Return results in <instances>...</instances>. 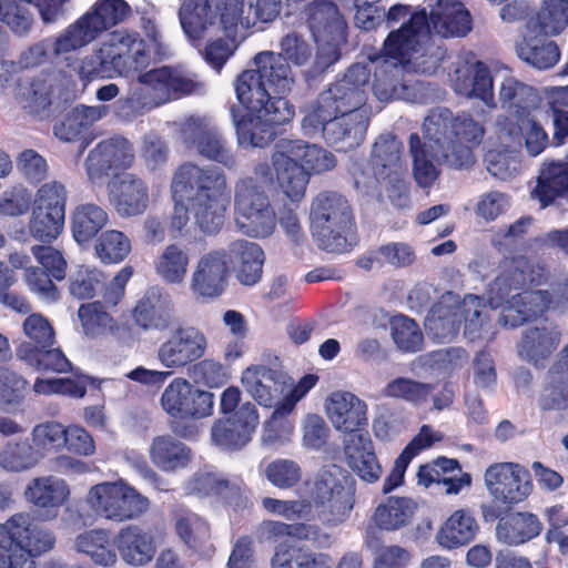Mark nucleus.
<instances>
[{"mask_svg":"<svg viewBox=\"0 0 568 568\" xmlns=\"http://www.w3.org/2000/svg\"><path fill=\"white\" fill-rule=\"evenodd\" d=\"M281 52L262 51L254 57L255 70L242 71L234 81L236 99L247 111L240 114V108L230 109L239 144L265 148L276 136V128L290 122L295 108L287 99L294 85L288 64L305 65L313 57L312 44L296 32L287 33L281 40Z\"/></svg>","mask_w":568,"mask_h":568,"instance_id":"1","label":"nucleus"},{"mask_svg":"<svg viewBox=\"0 0 568 568\" xmlns=\"http://www.w3.org/2000/svg\"><path fill=\"white\" fill-rule=\"evenodd\" d=\"M371 73L366 65L354 63L342 77L320 93L316 103L304 115L305 134L322 132L326 143L337 152L358 148L369 125L365 108Z\"/></svg>","mask_w":568,"mask_h":568,"instance_id":"2","label":"nucleus"},{"mask_svg":"<svg viewBox=\"0 0 568 568\" xmlns=\"http://www.w3.org/2000/svg\"><path fill=\"white\" fill-rule=\"evenodd\" d=\"M171 194L174 201L170 217L172 233L181 234L189 223V212L206 234H216L224 225L229 187L222 169L185 162L173 174Z\"/></svg>","mask_w":568,"mask_h":568,"instance_id":"3","label":"nucleus"},{"mask_svg":"<svg viewBox=\"0 0 568 568\" xmlns=\"http://www.w3.org/2000/svg\"><path fill=\"white\" fill-rule=\"evenodd\" d=\"M546 264L534 263L517 255L503 260L501 271L489 284L488 301L493 307H503L505 326L518 327L546 313L552 305L548 290H531L547 283Z\"/></svg>","mask_w":568,"mask_h":568,"instance_id":"4","label":"nucleus"},{"mask_svg":"<svg viewBox=\"0 0 568 568\" xmlns=\"http://www.w3.org/2000/svg\"><path fill=\"white\" fill-rule=\"evenodd\" d=\"M234 212L240 230L251 237L265 239L276 229L277 217L264 187L252 176L239 179L234 184ZM278 223L294 244L305 241L300 220L290 207H284Z\"/></svg>","mask_w":568,"mask_h":568,"instance_id":"5","label":"nucleus"},{"mask_svg":"<svg viewBox=\"0 0 568 568\" xmlns=\"http://www.w3.org/2000/svg\"><path fill=\"white\" fill-rule=\"evenodd\" d=\"M276 180L292 201H300L306 191L308 175L323 173L336 165L329 151L302 140L282 139L272 154Z\"/></svg>","mask_w":568,"mask_h":568,"instance_id":"6","label":"nucleus"},{"mask_svg":"<svg viewBox=\"0 0 568 568\" xmlns=\"http://www.w3.org/2000/svg\"><path fill=\"white\" fill-rule=\"evenodd\" d=\"M306 500L324 527H337L351 517L356 503V479L346 468L324 465L306 481Z\"/></svg>","mask_w":568,"mask_h":568,"instance_id":"7","label":"nucleus"},{"mask_svg":"<svg viewBox=\"0 0 568 568\" xmlns=\"http://www.w3.org/2000/svg\"><path fill=\"white\" fill-rule=\"evenodd\" d=\"M311 230L321 250L348 252L356 241V222L352 206L343 194L322 191L311 205Z\"/></svg>","mask_w":568,"mask_h":568,"instance_id":"8","label":"nucleus"},{"mask_svg":"<svg viewBox=\"0 0 568 568\" xmlns=\"http://www.w3.org/2000/svg\"><path fill=\"white\" fill-rule=\"evenodd\" d=\"M54 534L18 513L0 524V568H39L34 557L53 549Z\"/></svg>","mask_w":568,"mask_h":568,"instance_id":"9","label":"nucleus"},{"mask_svg":"<svg viewBox=\"0 0 568 568\" xmlns=\"http://www.w3.org/2000/svg\"><path fill=\"white\" fill-rule=\"evenodd\" d=\"M483 308V301L478 296L469 295L460 301L458 295L447 292L430 307L425 327L434 337L452 341L464 323L465 336L474 341L480 337Z\"/></svg>","mask_w":568,"mask_h":568,"instance_id":"10","label":"nucleus"},{"mask_svg":"<svg viewBox=\"0 0 568 568\" xmlns=\"http://www.w3.org/2000/svg\"><path fill=\"white\" fill-rule=\"evenodd\" d=\"M130 13L131 8L124 0L97 1L54 40L52 53L60 55L88 45L104 31L122 22Z\"/></svg>","mask_w":568,"mask_h":568,"instance_id":"11","label":"nucleus"},{"mask_svg":"<svg viewBox=\"0 0 568 568\" xmlns=\"http://www.w3.org/2000/svg\"><path fill=\"white\" fill-rule=\"evenodd\" d=\"M22 327L26 338L16 348L20 361L42 373L71 371V363L62 349L55 346V332L44 316L30 314Z\"/></svg>","mask_w":568,"mask_h":568,"instance_id":"12","label":"nucleus"},{"mask_svg":"<svg viewBox=\"0 0 568 568\" xmlns=\"http://www.w3.org/2000/svg\"><path fill=\"white\" fill-rule=\"evenodd\" d=\"M160 404L170 416L172 432L183 438L191 437L195 429L182 422L207 417L213 413L214 395L190 383L186 378L175 377L164 388Z\"/></svg>","mask_w":568,"mask_h":568,"instance_id":"13","label":"nucleus"},{"mask_svg":"<svg viewBox=\"0 0 568 568\" xmlns=\"http://www.w3.org/2000/svg\"><path fill=\"white\" fill-rule=\"evenodd\" d=\"M87 500L97 516L116 524L141 518L151 506L148 497L123 479L92 486Z\"/></svg>","mask_w":568,"mask_h":568,"instance_id":"14","label":"nucleus"},{"mask_svg":"<svg viewBox=\"0 0 568 568\" xmlns=\"http://www.w3.org/2000/svg\"><path fill=\"white\" fill-rule=\"evenodd\" d=\"M68 190L60 181L43 183L36 192L28 222L29 234L43 244L53 243L63 232Z\"/></svg>","mask_w":568,"mask_h":568,"instance_id":"15","label":"nucleus"},{"mask_svg":"<svg viewBox=\"0 0 568 568\" xmlns=\"http://www.w3.org/2000/svg\"><path fill=\"white\" fill-rule=\"evenodd\" d=\"M133 267L125 265L111 280L95 266L79 265L68 277V292L77 301H91L101 295L109 305H119L133 275Z\"/></svg>","mask_w":568,"mask_h":568,"instance_id":"16","label":"nucleus"},{"mask_svg":"<svg viewBox=\"0 0 568 568\" xmlns=\"http://www.w3.org/2000/svg\"><path fill=\"white\" fill-rule=\"evenodd\" d=\"M484 481L494 499L509 508L525 501L534 489L530 471L513 462L489 465Z\"/></svg>","mask_w":568,"mask_h":568,"instance_id":"17","label":"nucleus"},{"mask_svg":"<svg viewBox=\"0 0 568 568\" xmlns=\"http://www.w3.org/2000/svg\"><path fill=\"white\" fill-rule=\"evenodd\" d=\"M230 256L224 248L212 250L202 255L192 273L190 290L202 303L211 302L224 294L229 285Z\"/></svg>","mask_w":568,"mask_h":568,"instance_id":"18","label":"nucleus"},{"mask_svg":"<svg viewBox=\"0 0 568 568\" xmlns=\"http://www.w3.org/2000/svg\"><path fill=\"white\" fill-rule=\"evenodd\" d=\"M499 135L509 146L525 149L529 156H538L549 145V136L531 109H521L498 121Z\"/></svg>","mask_w":568,"mask_h":568,"instance_id":"19","label":"nucleus"},{"mask_svg":"<svg viewBox=\"0 0 568 568\" xmlns=\"http://www.w3.org/2000/svg\"><path fill=\"white\" fill-rule=\"evenodd\" d=\"M258 423L255 405L244 403L234 414L214 422L211 428L212 442L224 450H240L251 442Z\"/></svg>","mask_w":568,"mask_h":568,"instance_id":"20","label":"nucleus"},{"mask_svg":"<svg viewBox=\"0 0 568 568\" xmlns=\"http://www.w3.org/2000/svg\"><path fill=\"white\" fill-rule=\"evenodd\" d=\"M135 160L133 144L123 136L100 141L90 150L84 165L90 181L95 182L113 170H128Z\"/></svg>","mask_w":568,"mask_h":568,"instance_id":"21","label":"nucleus"},{"mask_svg":"<svg viewBox=\"0 0 568 568\" xmlns=\"http://www.w3.org/2000/svg\"><path fill=\"white\" fill-rule=\"evenodd\" d=\"M428 31V14L418 10L405 24L390 30L384 40L381 54L386 60L405 65L418 51L420 38Z\"/></svg>","mask_w":568,"mask_h":568,"instance_id":"22","label":"nucleus"},{"mask_svg":"<svg viewBox=\"0 0 568 568\" xmlns=\"http://www.w3.org/2000/svg\"><path fill=\"white\" fill-rule=\"evenodd\" d=\"M244 0H220L216 3L221 26L226 37L236 34L239 24L274 21L282 11V0H250L248 14L243 17Z\"/></svg>","mask_w":568,"mask_h":568,"instance_id":"23","label":"nucleus"},{"mask_svg":"<svg viewBox=\"0 0 568 568\" xmlns=\"http://www.w3.org/2000/svg\"><path fill=\"white\" fill-rule=\"evenodd\" d=\"M205 335L195 327H179L158 349V358L166 368H183L200 359L206 351Z\"/></svg>","mask_w":568,"mask_h":568,"instance_id":"24","label":"nucleus"},{"mask_svg":"<svg viewBox=\"0 0 568 568\" xmlns=\"http://www.w3.org/2000/svg\"><path fill=\"white\" fill-rule=\"evenodd\" d=\"M111 204L120 216L143 214L150 202L146 182L134 173L114 175L108 184Z\"/></svg>","mask_w":568,"mask_h":568,"instance_id":"25","label":"nucleus"},{"mask_svg":"<svg viewBox=\"0 0 568 568\" xmlns=\"http://www.w3.org/2000/svg\"><path fill=\"white\" fill-rule=\"evenodd\" d=\"M67 0H0V20L14 33L26 34L32 27L33 18L29 10L34 4L44 23L55 22L63 16Z\"/></svg>","mask_w":568,"mask_h":568,"instance_id":"26","label":"nucleus"},{"mask_svg":"<svg viewBox=\"0 0 568 568\" xmlns=\"http://www.w3.org/2000/svg\"><path fill=\"white\" fill-rule=\"evenodd\" d=\"M245 390L264 407H273L288 386L285 372L266 365H252L242 373Z\"/></svg>","mask_w":568,"mask_h":568,"instance_id":"27","label":"nucleus"},{"mask_svg":"<svg viewBox=\"0 0 568 568\" xmlns=\"http://www.w3.org/2000/svg\"><path fill=\"white\" fill-rule=\"evenodd\" d=\"M138 81L150 89L162 101L199 93L204 88L202 82L166 65L140 73Z\"/></svg>","mask_w":568,"mask_h":568,"instance_id":"28","label":"nucleus"},{"mask_svg":"<svg viewBox=\"0 0 568 568\" xmlns=\"http://www.w3.org/2000/svg\"><path fill=\"white\" fill-rule=\"evenodd\" d=\"M69 495L65 481L53 476L34 478L26 489L28 501L43 520L57 518Z\"/></svg>","mask_w":568,"mask_h":568,"instance_id":"29","label":"nucleus"},{"mask_svg":"<svg viewBox=\"0 0 568 568\" xmlns=\"http://www.w3.org/2000/svg\"><path fill=\"white\" fill-rule=\"evenodd\" d=\"M114 546L121 559L133 567L148 565L156 552L154 536L140 525L122 527L114 538Z\"/></svg>","mask_w":568,"mask_h":568,"instance_id":"30","label":"nucleus"},{"mask_svg":"<svg viewBox=\"0 0 568 568\" xmlns=\"http://www.w3.org/2000/svg\"><path fill=\"white\" fill-rule=\"evenodd\" d=\"M334 427L347 436L366 434L362 427L367 425V405L349 392L333 393L327 407Z\"/></svg>","mask_w":568,"mask_h":568,"instance_id":"31","label":"nucleus"},{"mask_svg":"<svg viewBox=\"0 0 568 568\" xmlns=\"http://www.w3.org/2000/svg\"><path fill=\"white\" fill-rule=\"evenodd\" d=\"M109 43L119 53V68L122 75L130 77L149 67L151 51L138 32L125 29L115 30L110 34Z\"/></svg>","mask_w":568,"mask_h":568,"instance_id":"32","label":"nucleus"},{"mask_svg":"<svg viewBox=\"0 0 568 568\" xmlns=\"http://www.w3.org/2000/svg\"><path fill=\"white\" fill-rule=\"evenodd\" d=\"M237 281L245 286L258 283L263 274L265 254L262 247L247 240H236L225 250Z\"/></svg>","mask_w":568,"mask_h":568,"instance_id":"33","label":"nucleus"},{"mask_svg":"<svg viewBox=\"0 0 568 568\" xmlns=\"http://www.w3.org/2000/svg\"><path fill=\"white\" fill-rule=\"evenodd\" d=\"M344 454L348 465L362 480L369 484L379 480L382 466L368 433L347 436L344 440Z\"/></svg>","mask_w":568,"mask_h":568,"instance_id":"34","label":"nucleus"},{"mask_svg":"<svg viewBox=\"0 0 568 568\" xmlns=\"http://www.w3.org/2000/svg\"><path fill=\"white\" fill-rule=\"evenodd\" d=\"M443 37H465L473 26V20L465 4L459 0H435L428 22Z\"/></svg>","mask_w":568,"mask_h":568,"instance_id":"35","label":"nucleus"},{"mask_svg":"<svg viewBox=\"0 0 568 568\" xmlns=\"http://www.w3.org/2000/svg\"><path fill=\"white\" fill-rule=\"evenodd\" d=\"M307 24L314 40L343 39L347 22L333 0H313L306 6Z\"/></svg>","mask_w":568,"mask_h":568,"instance_id":"36","label":"nucleus"},{"mask_svg":"<svg viewBox=\"0 0 568 568\" xmlns=\"http://www.w3.org/2000/svg\"><path fill=\"white\" fill-rule=\"evenodd\" d=\"M530 195L542 209L554 204L557 199L568 197V161L544 162Z\"/></svg>","mask_w":568,"mask_h":568,"instance_id":"37","label":"nucleus"},{"mask_svg":"<svg viewBox=\"0 0 568 568\" xmlns=\"http://www.w3.org/2000/svg\"><path fill=\"white\" fill-rule=\"evenodd\" d=\"M173 306L166 293L150 288L136 303L133 318L143 329H165L171 325Z\"/></svg>","mask_w":568,"mask_h":568,"instance_id":"38","label":"nucleus"},{"mask_svg":"<svg viewBox=\"0 0 568 568\" xmlns=\"http://www.w3.org/2000/svg\"><path fill=\"white\" fill-rule=\"evenodd\" d=\"M479 525L469 509H457L440 525L436 541L444 549L453 550L469 545L477 536Z\"/></svg>","mask_w":568,"mask_h":568,"instance_id":"39","label":"nucleus"},{"mask_svg":"<svg viewBox=\"0 0 568 568\" xmlns=\"http://www.w3.org/2000/svg\"><path fill=\"white\" fill-rule=\"evenodd\" d=\"M544 525L536 514L515 511L500 518L496 526L497 539L508 546H520L542 531Z\"/></svg>","mask_w":568,"mask_h":568,"instance_id":"40","label":"nucleus"},{"mask_svg":"<svg viewBox=\"0 0 568 568\" xmlns=\"http://www.w3.org/2000/svg\"><path fill=\"white\" fill-rule=\"evenodd\" d=\"M560 341L561 332L556 326L530 327L523 333L518 353L535 366H544V362L558 348Z\"/></svg>","mask_w":568,"mask_h":568,"instance_id":"41","label":"nucleus"},{"mask_svg":"<svg viewBox=\"0 0 568 568\" xmlns=\"http://www.w3.org/2000/svg\"><path fill=\"white\" fill-rule=\"evenodd\" d=\"M109 223L106 210L94 203H82L71 213L70 224L74 241L78 244H88Z\"/></svg>","mask_w":568,"mask_h":568,"instance_id":"42","label":"nucleus"},{"mask_svg":"<svg viewBox=\"0 0 568 568\" xmlns=\"http://www.w3.org/2000/svg\"><path fill=\"white\" fill-rule=\"evenodd\" d=\"M191 456V449L170 435L155 437L150 448L152 463L163 471H175L186 467Z\"/></svg>","mask_w":568,"mask_h":568,"instance_id":"43","label":"nucleus"},{"mask_svg":"<svg viewBox=\"0 0 568 568\" xmlns=\"http://www.w3.org/2000/svg\"><path fill=\"white\" fill-rule=\"evenodd\" d=\"M74 546L98 566L113 567L118 561L114 541L106 529H91L78 535Z\"/></svg>","mask_w":568,"mask_h":568,"instance_id":"44","label":"nucleus"},{"mask_svg":"<svg viewBox=\"0 0 568 568\" xmlns=\"http://www.w3.org/2000/svg\"><path fill=\"white\" fill-rule=\"evenodd\" d=\"M119 53L110 45L109 40L99 49L84 57L79 74L82 80L93 81L98 79H112L122 75L119 68Z\"/></svg>","mask_w":568,"mask_h":568,"instance_id":"45","label":"nucleus"},{"mask_svg":"<svg viewBox=\"0 0 568 568\" xmlns=\"http://www.w3.org/2000/svg\"><path fill=\"white\" fill-rule=\"evenodd\" d=\"M416 509L412 498L390 496L376 507L373 520L381 529L397 530L409 524Z\"/></svg>","mask_w":568,"mask_h":568,"instance_id":"46","label":"nucleus"},{"mask_svg":"<svg viewBox=\"0 0 568 568\" xmlns=\"http://www.w3.org/2000/svg\"><path fill=\"white\" fill-rule=\"evenodd\" d=\"M402 149V142L393 133H384L376 139L369 164L377 181L388 179L393 170L398 166Z\"/></svg>","mask_w":568,"mask_h":568,"instance_id":"47","label":"nucleus"},{"mask_svg":"<svg viewBox=\"0 0 568 568\" xmlns=\"http://www.w3.org/2000/svg\"><path fill=\"white\" fill-rule=\"evenodd\" d=\"M192 143L196 152L206 160L221 163L229 169L234 166L235 158L227 140L215 128H199Z\"/></svg>","mask_w":568,"mask_h":568,"instance_id":"48","label":"nucleus"},{"mask_svg":"<svg viewBox=\"0 0 568 568\" xmlns=\"http://www.w3.org/2000/svg\"><path fill=\"white\" fill-rule=\"evenodd\" d=\"M118 305H109L101 297L100 301L82 303L78 310V317L87 336L95 337L113 329L116 326L112 313Z\"/></svg>","mask_w":568,"mask_h":568,"instance_id":"49","label":"nucleus"},{"mask_svg":"<svg viewBox=\"0 0 568 568\" xmlns=\"http://www.w3.org/2000/svg\"><path fill=\"white\" fill-rule=\"evenodd\" d=\"M100 116L95 108L78 105L69 111L62 120L54 123L53 134L63 142H75L84 136L89 128Z\"/></svg>","mask_w":568,"mask_h":568,"instance_id":"50","label":"nucleus"},{"mask_svg":"<svg viewBox=\"0 0 568 568\" xmlns=\"http://www.w3.org/2000/svg\"><path fill=\"white\" fill-rule=\"evenodd\" d=\"M213 0H185L181 10V26L193 38L203 37L209 26L215 22L219 11L212 7Z\"/></svg>","mask_w":568,"mask_h":568,"instance_id":"51","label":"nucleus"},{"mask_svg":"<svg viewBox=\"0 0 568 568\" xmlns=\"http://www.w3.org/2000/svg\"><path fill=\"white\" fill-rule=\"evenodd\" d=\"M516 53L520 60L539 70L554 67L560 58V50L555 41L537 38H523L516 45Z\"/></svg>","mask_w":568,"mask_h":568,"instance_id":"52","label":"nucleus"},{"mask_svg":"<svg viewBox=\"0 0 568 568\" xmlns=\"http://www.w3.org/2000/svg\"><path fill=\"white\" fill-rule=\"evenodd\" d=\"M455 90L468 98H477L487 103L494 97L489 68L483 62H477L473 70H466V74L462 75L460 71H457Z\"/></svg>","mask_w":568,"mask_h":568,"instance_id":"53","label":"nucleus"},{"mask_svg":"<svg viewBox=\"0 0 568 568\" xmlns=\"http://www.w3.org/2000/svg\"><path fill=\"white\" fill-rule=\"evenodd\" d=\"M190 257L178 244H169L154 263L156 274L169 284H180L187 272Z\"/></svg>","mask_w":568,"mask_h":568,"instance_id":"54","label":"nucleus"},{"mask_svg":"<svg viewBox=\"0 0 568 568\" xmlns=\"http://www.w3.org/2000/svg\"><path fill=\"white\" fill-rule=\"evenodd\" d=\"M424 138L436 146L454 142V113L447 108L433 109L423 122Z\"/></svg>","mask_w":568,"mask_h":568,"instance_id":"55","label":"nucleus"},{"mask_svg":"<svg viewBox=\"0 0 568 568\" xmlns=\"http://www.w3.org/2000/svg\"><path fill=\"white\" fill-rule=\"evenodd\" d=\"M175 532L191 549H199L210 537V527L199 515L182 510L175 515Z\"/></svg>","mask_w":568,"mask_h":568,"instance_id":"56","label":"nucleus"},{"mask_svg":"<svg viewBox=\"0 0 568 568\" xmlns=\"http://www.w3.org/2000/svg\"><path fill=\"white\" fill-rule=\"evenodd\" d=\"M94 248L102 263L118 264L130 254L131 241L123 232L109 230L101 233Z\"/></svg>","mask_w":568,"mask_h":568,"instance_id":"57","label":"nucleus"},{"mask_svg":"<svg viewBox=\"0 0 568 568\" xmlns=\"http://www.w3.org/2000/svg\"><path fill=\"white\" fill-rule=\"evenodd\" d=\"M40 456L28 440L9 442L0 453V465L10 471H21L38 464Z\"/></svg>","mask_w":568,"mask_h":568,"instance_id":"58","label":"nucleus"},{"mask_svg":"<svg viewBox=\"0 0 568 568\" xmlns=\"http://www.w3.org/2000/svg\"><path fill=\"white\" fill-rule=\"evenodd\" d=\"M31 436L40 458L47 454L60 452L65 445V427L58 422H44L36 425Z\"/></svg>","mask_w":568,"mask_h":568,"instance_id":"59","label":"nucleus"},{"mask_svg":"<svg viewBox=\"0 0 568 568\" xmlns=\"http://www.w3.org/2000/svg\"><path fill=\"white\" fill-rule=\"evenodd\" d=\"M264 530L268 538L280 539L291 537L296 540L317 541L320 538L328 539L327 534H323L320 526L307 523L286 524L284 521L268 520L264 521Z\"/></svg>","mask_w":568,"mask_h":568,"instance_id":"60","label":"nucleus"},{"mask_svg":"<svg viewBox=\"0 0 568 568\" xmlns=\"http://www.w3.org/2000/svg\"><path fill=\"white\" fill-rule=\"evenodd\" d=\"M550 381L542 387L538 406L541 410H562L568 408V375L549 371Z\"/></svg>","mask_w":568,"mask_h":568,"instance_id":"61","label":"nucleus"},{"mask_svg":"<svg viewBox=\"0 0 568 568\" xmlns=\"http://www.w3.org/2000/svg\"><path fill=\"white\" fill-rule=\"evenodd\" d=\"M392 337L396 346L407 353L422 348L424 336L418 324L405 315L394 316L390 321Z\"/></svg>","mask_w":568,"mask_h":568,"instance_id":"62","label":"nucleus"},{"mask_svg":"<svg viewBox=\"0 0 568 568\" xmlns=\"http://www.w3.org/2000/svg\"><path fill=\"white\" fill-rule=\"evenodd\" d=\"M532 88L513 77L506 78L500 85L499 100L509 114H517L521 109H531Z\"/></svg>","mask_w":568,"mask_h":568,"instance_id":"63","label":"nucleus"},{"mask_svg":"<svg viewBox=\"0 0 568 568\" xmlns=\"http://www.w3.org/2000/svg\"><path fill=\"white\" fill-rule=\"evenodd\" d=\"M537 18L546 34H559L568 27V0H544Z\"/></svg>","mask_w":568,"mask_h":568,"instance_id":"64","label":"nucleus"}]
</instances>
